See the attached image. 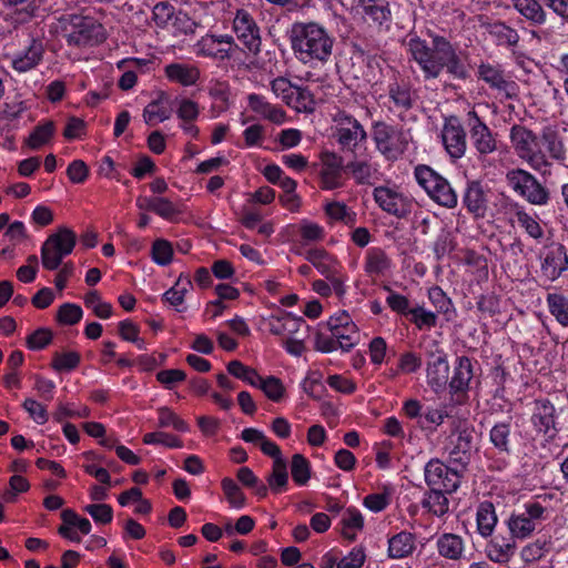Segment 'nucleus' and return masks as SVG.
<instances>
[{
    "instance_id": "nucleus-1",
    "label": "nucleus",
    "mask_w": 568,
    "mask_h": 568,
    "mask_svg": "<svg viewBox=\"0 0 568 568\" xmlns=\"http://www.w3.org/2000/svg\"><path fill=\"white\" fill-rule=\"evenodd\" d=\"M407 50L426 81L439 78L444 70L454 79L464 80L468 77V70L456 48L445 37L432 36L429 45L418 36H409Z\"/></svg>"
},
{
    "instance_id": "nucleus-2",
    "label": "nucleus",
    "mask_w": 568,
    "mask_h": 568,
    "mask_svg": "<svg viewBox=\"0 0 568 568\" xmlns=\"http://www.w3.org/2000/svg\"><path fill=\"white\" fill-rule=\"evenodd\" d=\"M291 44L300 61L326 62L332 54L334 39L315 22H296L291 29Z\"/></svg>"
},
{
    "instance_id": "nucleus-3",
    "label": "nucleus",
    "mask_w": 568,
    "mask_h": 568,
    "mask_svg": "<svg viewBox=\"0 0 568 568\" xmlns=\"http://www.w3.org/2000/svg\"><path fill=\"white\" fill-rule=\"evenodd\" d=\"M510 142L516 154L529 166L540 173H547L551 166L547 155L540 149L539 138L524 125L515 124L510 129Z\"/></svg>"
},
{
    "instance_id": "nucleus-4",
    "label": "nucleus",
    "mask_w": 568,
    "mask_h": 568,
    "mask_svg": "<svg viewBox=\"0 0 568 568\" xmlns=\"http://www.w3.org/2000/svg\"><path fill=\"white\" fill-rule=\"evenodd\" d=\"M372 139L376 150L387 160H398L408 149L412 140L409 130L377 121L372 126Z\"/></svg>"
},
{
    "instance_id": "nucleus-5",
    "label": "nucleus",
    "mask_w": 568,
    "mask_h": 568,
    "mask_svg": "<svg viewBox=\"0 0 568 568\" xmlns=\"http://www.w3.org/2000/svg\"><path fill=\"white\" fill-rule=\"evenodd\" d=\"M65 38L70 45L84 47L101 43L106 34L103 26L92 17L64 14L60 18Z\"/></svg>"
},
{
    "instance_id": "nucleus-6",
    "label": "nucleus",
    "mask_w": 568,
    "mask_h": 568,
    "mask_svg": "<svg viewBox=\"0 0 568 568\" xmlns=\"http://www.w3.org/2000/svg\"><path fill=\"white\" fill-rule=\"evenodd\" d=\"M414 176L418 185L425 190L434 202L447 209L457 206L458 196L456 191L434 169L425 164H418L414 169Z\"/></svg>"
},
{
    "instance_id": "nucleus-7",
    "label": "nucleus",
    "mask_w": 568,
    "mask_h": 568,
    "mask_svg": "<svg viewBox=\"0 0 568 568\" xmlns=\"http://www.w3.org/2000/svg\"><path fill=\"white\" fill-rule=\"evenodd\" d=\"M508 186L529 204L544 206L550 200L549 190L535 175L524 169H511L506 173Z\"/></svg>"
},
{
    "instance_id": "nucleus-8",
    "label": "nucleus",
    "mask_w": 568,
    "mask_h": 568,
    "mask_svg": "<svg viewBox=\"0 0 568 568\" xmlns=\"http://www.w3.org/2000/svg\"><path fill=\"white\" fill-rule=\"evenodd\" d=\"M427 384L435 393L443 392L448 384V356L439 342L432 339L424 344Z\"/></svg>"
},
{
    "instance_id": "nucleus-9",
    "label": "nucleus",
    "mask_w": 568,
    "mask_h": 568,
    "mask_svg": "<svg viewBox=\"0 0 568 568\" xmlns=\"http://www.w3.org/2000/svg\"><path fill=\"white\" fill-rule=\"evenodd\" d=\"M75 241V233L68 227H60L51 234L41 247L42 266L49 271L57 270L62 260L72 253Z\"/></svg>"
},
{
    "instance_id": "nucleus-10",
    "label": "nucleus",
    "mask_w": 568,
    "mask_h": 568,
    "mask_svg": "<svg viewBox=\"0 0 568 568\" xmlns=\"http://www.w3.org/2000/svg\"><path fill=\"white\" fill-rule=\"evenodd\" d=\"M353 9L368 27L378 31L390 29L393 14L388 0H354Z\"/></svg>"
},
{
    "instance_id": "nucleus-11",
    "label": "nucleus",
    "mask_w": 568,
    "mask_h": 568,
    "mask_svg": "<svg viewBox=\"0 0 568 568\" xmlns=\"http://www.w3.org/2000/svg\"><path fill=\"white\" fill-rule=\"evenodd\" d=\"M545 513L546 508L537 501L525 504L523 511L511 514L507 520L510 536L514 539L529 537L535 531L537 524L545 518Z\"/></svg>"
},
{
    "instance_id": "nucleus-12",
    "label": "nucleus",
    "mask_w": 568,
    "mask_h": 568,
    "mask_svg": "<svg viewBox=\"0 0 568 568\" xmlns=\"http://www.w3.org/2000/svg\"><path fill=\"white\" fill-rule=\"evenodd\" d=\"M233 31L237 40L252 55H258L262 47L261 30L254 18L243 9L236 11L233 19Z\"/></svg>"
},
{
    "instance_id": "nucleus-13",
    "label": "nucleus",
    "mask_w": 568,
    "mask_h": 568,
    "mask_svg": "<svg viewBox=\"0 0 568 568\" xmlns=\"http://www.w3.org/2000/svg\"><path fill=\"white\" fill-rule=\"evenodd\" d=\"M425 481L428 487L442 489L446 493H455L459 485L462 475L437 458L430 459L424 468Z\"/></svg>"
},
{
    "instance_id": "nucleus-14",
    "label": "nucleus",
    "mask_w": 568,
    "mask_h": 568,
    "mask_svg": "<svg viewBox=\"0 0 568 568\" xmlns=\"http://www.w3.org/2000/svg\"><path fill=\"white\" fill-rule=\"evenodd\" d=\"M305 260L326 277L337 295L345 293L344 281L339 276L341 265L333 255L323 248H311L305 252Z\"/></svg>"
},
{
    "instance_id": "nucleus-15",
    "label": "nucleus",
    "mask_w": 568,
    "mask_h": 568,
    "mask_svg": "<svg viewBox=\"0 0 568 568\" xmlns=\"http://www.w3.org/2000/svg\"><path fill=\"white\" fill-rule=\"evenodd\" d=\"M466 125L470 141L479 158L494 153L497 150V140L488 125L479 118L476 111L467 113Z\"/></svg>"
},
{
    "instance_id": "nucleus-16",
    "label": "nucleus",
    "mask_w": 568,
    "mask_h": 568,
    "mask_svg": "<svg viewBox=\"0 0 568 568\" xmlns=\"http://www.w3.org/2000/svg\"><path fill=\"white\" fill-rule=\"evenodd\" d=\"M442 142L452 159H460L467 150V135L458 116L449 115L444 119Z\"/></svg>"
},
{
    "instance_id": "nucleus-17",
    "label": "nucleus",
    "mask_w": 568,
    "mask_h": 568,
    "mask_svg": "<svg viewBox=\"0 0 568 568\" xmlns=\"http://www.w3.org/2000/svg\"><path fill=\"white\" fill-rule=\"evenodd\" d=\"M237 48L234 38L230 34H207L196 42L195 52L197 55L225 60L230 59L234 49Z\"/></svg>"
},
{
    "instance_id": "nucleus-18",
    "label": "nucleus",
    "mask_w": 568,
    "mask_h": 568,
    "mask_svg": "<svg viewBox=\"0 0 568 568\" xmlns=\"http://www.w3.org/2000/svg\"><path fill=\"white\" fill-rule=\"evenodd\" d=\"M334 121L337 124V141L344 148H355L367 139L363 125L351 114L339 111Z\"/></svg>"
},
{
    "instance_id": "nucleus-19",
    "label": "nucleus",
    "mask_w": 568,
    "mask_h": 568,
    "mask_svg": "<svg viewBox=\"0 0 568 568\" xmlns=\"http://www.w3.org/2000/svg\"><path fill=\"white\" fill-rule=\"evenodd\" d=\"M373 194L378 206L396 217L403 219L412 211V201L393 189L377 186L374 189Z\"/></svg>"
},
{
    "instance_id": "nucleus-20",
    "label": "nucleus",
    "mask_w": 568,
    "mask_h": 568,
    "mask_svg": "<svg viewBox=\"0 0 568 568\" xmlns=\"http://www.w3.org/2000/svg\"><path fill=\"white\" fill-rule=\"evenodd\" d=\"M479 78L489 87L506 99H513L517 95V84L515 81L505 78L504 72L497 67L490 64H480L478 68Z\"/></svg>"
},
{
    "instance_id": "nucleus-21",
    "label": "nucleus",
    "mask_w": 568,
    "mask_h": 568,
    "mask_svg": "<svg viewBox=\"0 0 568 568\" xmlns=\"http://www.w3.org/2000/svg\"><path fill=\"white\" fill-rule=\"evenodd\" d=\"M474 427L467 424H459L455 428L453 432L455 439L452 442L453 448L449 452V456L453 460L466 465L469 454L474 447Z\"/></svg>"
},
{
    "instance_id": "nucleus-22",
    "label": "nucleus",
    "mask_w": 568,
    "mask_h": 568,
    "mask_svg": "<svg viewBox=\"0 0 568 568\" xmlns=\"http://www.w3.org/2000/svg\"><path fill=\"white\" fill-rule=\"evenodd\" d=\"M568 270V255L564 245L550 250L541 263V274L554 282Z\"/></svg>"
},
{
    "instance_id": "nucleus-23",
    "label": "nucleus",
    "mask_w": 568,
    "mask_h": 568,
    "mask_svg": "<svg viewBox=\"0 0 568 568\" xmlns=\"http://www.w3.org/2000/svg\"><path fill=\"white\" fill-rule=\"evenodd\" d=\"M473 376L474 372L470 358L467 356L458 357L453 377L447 384L450 393L459 399V397L465 395L468 390Z\"/></svg>"
},
{
    "instance_id": "nucleus-24",
    "label": "nucleus",
    "mask_w": 568,
    "mask_h": 568,
    "mask_svg": "<svg viewBox=\"0 0 568 568\" xmlns=\"http://www.w3.org/2000/svg\"><path fill=\"white\" fill-rule=\"evenodd\" d=\"M487 557L498 564H507L516 551V541L509 537L497 535L486 546Z\"/></svg>"
},
{
    "instance_id": "nucleus-25",
    "label": "nucleus",
    "mask_w": 568,
    "mask_h": 568,
    "mask_svg": "<svg viewBox=\"0 0 568 568\" xmlns=\"http://www.w3.org/2000/svg\"><path fill=\"white\" fill-rule=\"evenodd\" d=\"M344 170L351 173L352 178L359 185H374L379 181L378 165L365 160H355L348 162Z\"/></svg>"
},
{
    "instance_id": "nucleus-26",
    "label": "nucleus",
    "mask_w": 568,
    "mask_h": 568,
    "mask_svg": "<svg viewBox=\"0 0 568 568\" xmlns=\"http://www.w3.org/2000/svg\"><path fill=\"white\" fill-rule=\"evenodd\" d=\"M517 12L529 22L530 26L540 27L546 24L548 13L540 0H511Z\"/></svg>"
},
{
    "instance_id": "nucleus-27",
    "label": "nucleus",
    "mask_w": 568,
    "mask_h": 568,
    "mask_svg": "<svg viewBox=\"0 0 568 568\" xmlns=\"http://www.w3.org/2000/svg\"><path fill=\"white\" fill-rule=\"evenodd\" d=\"M464 205L475 217H484L487 212V197L483 185L473 181L467 184L463 196Z\"/></svg>"
},
{
    "instance_id": "nucleus-28",
    "label": "nucleus",
    "mask_w": 568,
    "mask_h": 568,
    "mask_svg": "<svg viewBox=\"0 0 568 568\" xmlns=\"http://www.w3.org/2000/svg\"><path fill=\"white\" fill-rule=\"evenodd\" d=\"M44 52L43 43L33 39L29 47L12 59V68L18 72H27L39 64Z\"/></svg>"
},
{
    "instance_id": "nucleus-29",
    "label": "nucleus",
    "mask_w": 568,
    "mask_h": 568,
    "mask_svg": "<svg viewBox=\"0 0 568 568\" xmlns=\"http://www.w3.org/2000/svg\"><path fill=\"white\" fill-rule=\"evenodd\" d=\"M489 442L499 454H511V418L493 425L489 430Z\"/></svg>"
},
{
    "instance_id": "nucleus-30",
    "label": "nucleus",
    "mask_w": 568,
    "mask_h": 568,
    "mask_svg": "<svg viewBox=\"0 0 568 568\" xmlns=\"http://www.w3.org/2000/svg\"><path fill=\"white\" fill-rule=\"evenodd\" d=\"M555 406L548 399H539L535 403L531 422L535 428L542 434L555 429Z\"/></svg>"
},
{
    "instance_id": "nucleus-31",
    "label": "nucleus",
    "mask_w": 568,
    "mask_h": 568,
    "mask_svg": "<svg viewBox=\"0 0 568 568\" xmlns=\"http://www.w3.org/2000/svg\"><path fill=\"white\" fill-rule=\"evenodd\" d=\"M165 75L172 82L190 87L195 84L200 79V70L192 64L171 63L165 67Z\"/></svg>"
},
{
    "instance_id": "nucleus-32",
    "label": "nucleus",
    "mask_w": 568,
    "mask_h": 568,
    "mask_svg": "<svg viewBox=\"0 0 568 568\" xmlns=\"http://www.w3.org/2000/svg\"><path fill=\"white\" fill-rule=\"evenodd\" d=\"M392 267V260L379 247H372L366 252L364 270L369 276H383Z\"/></svg>"
},
{
    "instance_id": "nucleus-33",
    "label": "nucleus",
    "mask_w": 568,
    "mask_h": 568,
    "mask_svg": "<svg viewBox=\"0 0 568 568\" xmlns=\"http://www.w3.org/2000/svg\"><path fill=\"white\" fill-rule=\"evenodd\" d=\"M387 93L395 108L407 111L413 108L414 97L410 84L404 80H395L388 84Z\"/></svg>"
},
{
    "instance_id": "nucleus-34",
    "label": "nucleus",
    "mask_w": 568,
    "mask_h": 568,
    "mask_svg": "<svg viewBox=\"0 0 568 568\" xmlns=\"http://www.w3.org/2000/svg\"><path fill=\"white\" fill-rule=\"evenodd\" d=\"M498 518L494 505L490 501L479 504L476 511L477 531L484 537H491L497 525Z\"/></svg>"
},
{
    "instance_id": "nucleus-35",
    "label": "nucleus",
    "mask_w": 568,
    "mask_h": 568,
    "mask_svg": "<svg viewBox=\"0 0 568 568\" xmlns=\"http://www.w3.org/2000/svg\"><path fill=\"white\" fill-rule=\"evenodd\" d=\"M486 30L497 45L516 47L520 39L518 31L503 21L488 23Z\"/></svg>"
},
{
    "instance_id": "nucleus-36",
    "label": "nucleus",
    "mask_w": 568,
    "mask_h": 568,
    "mask_svg": "<svg viewBox=\"0 0 568 568\" xmlns=\"http://www.w3.org/2000/svg\"><path fill=\"white\" fill-rule=\"evenodd\" d=\"M247 100L252 111L261 114L271 122L282 123L284 121V111L272 105L264 97L253 93L248 95Z\"/></svg>"
},
{
    "instance_id": "nucleus-37",
    "label": "nucleus",
    "mask_w": 568,
    "mask_h": 568,
    "mask_svg": "<svg viewBox=\"0 0 568 568\" xmlns=\"http://www.w3.org/2000/svg\"><path fill=\"white\" fill-rule=\"evenodd\" d=\"M415 549V536L408 531H400L388 540V555L400 559L409 556Z\"/></svg>"
},
{
    "instance_id": "nucleus-38",
    "label": "nucleus",
    "mask_w": 568,
    "mask_h": 568,
    "mask_svg": "<svg viewBox=\"0 0 568 568\" xmlns=\"http://www.w3.org/2000/svg\"><path fill=\"white\" fill-rule=\"evenodd\" d=\"M437 550L440 556L458 560L464 552V540L460 536L455 534H444L437 539Z\"/></svg>"
},
{
    "instance_id": "nucleus-39",
    "label": "nucleus",
    "mask_w": 568,
    "mask_h": 568,
    "mask_svg": "<svg viewBox=\"0 0 568 568\" xmlns=\"http://www.w3.org/2000/svg\"><path fill=\"white\" fill-rule=\"evenodd\" d=\"M539 141L545 145L551 159L557 161L565 160L566 149L557 130L551 126L544 128Z\"/></svg>"
},
{
    "instance_id": "nucleus-40",
    "label": "nucleus",
    "mask_w": 568,
    "mask_h": 568,
    "mask_svg": "<svg viewBox=\"0 0 568 568\" xmlns=\"http://www.w3.org/2000/svg\"><path fill=\"white\" fill-rule=\"evenodd\" d=\"M341 526L342 535L348 540H354L357 532L364 527L363 515L358 509L349 507L342 514Z\"/></svg>"
},
{
    "instance_id": "nucleus-41",
    "label": "nucleus",
    "mask_w": 568,
    "mask_h": 568,
    "mask_svg": "<svg viewBox=\"0 0 568 568\" xmlns=\"http://www.w3.org/2000/svg\"><path fill=\"white\" fill-rule=\"evenodd\" d=\"M447 494L448 493L442 489L429 487V491L425 494L422 505L434 515L442 517L449 510V500L446 497Z\"/></svg>"
},
{
    "instance_id": "nucleus-42",
    "label": "nucleus",
    "mask_w": 568,
    "mask_h": 568,
    "mask_svg": "<svg viewBox=\"0 0 568 568\" xmlns=\"http://www.w3.org/2000/svg\"><path fill=\"white\" fill-rule=\"evenodd\" d=\"M145 65L144 60L139 59H125L118 63V68L123 71L119 80V87L122 90H130L136 83V73L135 70L141 69Z\"/></svg>"
},
{
    "instance_id": "nucleus-43",
    "label": "nucleus",
    "mask_w": 568,
    "mask_h": 568,
    "mask_svg": "<svg viewBox=\"0 0 568 568\" xmlns=\"http://www.w3.org/2000/svg\"><path fill=\"white\" fill-rule=\"evenodd\" d=\"M547 306L550 314L564 327L568 326V297L558 293L547 295Z\"/></svg>"
},
{
    "instance_id": "nucleus-44",
    "label": "nucleus",
    "mask_w": 568,
    "mask_h": 568,
    "mask_svg": "<svg viewBox=\"0 0 568 568\" xmlns=\"http://www.w3.org/2000/svg\"><path fill=\"white\" fill-rule=\"evenodd\" d=\"M288 481L287 465L284 458L273 460L272 473L267 476V484L272 491L281 493Z\"/></svg>"
},
{
    "instance_id": "nucleus-45",
    "label": "nucleus",
    "mask_w": 568,
    "mask_h": 568,
    "mask_svg": "<svg viewBox=\"0 0 568 568\" xmlns=\"http://www.w3.org/2000/svg\"><path fill=\"white\" fill-rule=\"evenodd\" d=\"M286 104L298 112H313L315 109L313 94L306 88L301 87H296Z\"/></svg>"
},
{
    "instance_id": "nucleus-46",
    "label": "nucleus",
    "mask_w": 568,
    "mask_h": 568,
    "mask_svg": "<svg viewBox=\"0 0 568 568\" xmlns=\"http://www.w3.org/2000/svg\"><path fill=\"white\" fill-rule=\"evenodd\" d=\"M291 474L293 480L297 485H305L311 477L310 462L301 454L293 455L291 463Z\"/></svg>"
},
{
    "instance_id": "nucleus-47",
    "label": "nucleus",
    "mask_w": 568,
    "mask_h": 568,
    "mask_svg": "<svg viewBox=\"0 0 568 568\" xmlns=\"http://www.w3.org/2000/svg\"><path fill=\"white\" fill-rule=\"evenodd\" d=\"M266 397L273 402H280L285 393V387L280 378L275 376H267L263 378L260 376L257 386Z\"/></svg>"
},
{
    "instance_id": "nucleus-48",
    "label": "nucleus",
    "mask_w": 568,
    "mask_h": 568,
    "mask_svg": "<svg viewBox=\"0 0 568 568\" xmlns=\"http://www.w3.org/2000/svg\"><path fill=\"white\" fill-rule=\"evenodd\" d=\"M518 224L525 229L526 233L535 239L540 240L544 237V231L537 220L527 213L524 207H518L515 212Z\"/></svg>"
},
{
    "instance_id": "nucleus-49",
    "label": "nucleus",
    "mask_w": 568,
    "mask_h": 568,
    "mask_svg": "<svg viewBox=\"0 0 568 568\" xmlns=\"http://www.w3.org/2000/svg\"><path fill=\"white\" fill-rule=\"evenodd\" d=\"M343 352L351 351L359 341V333L356 325H348L339 329H331Z\"/></svg>"
},
{
    "instance_id": "nucleus-50",
    "label": "nucleus",
    "mask_w": 568,
    "mask_h": 568,
    "mask_svg": "<svg viewBox=\"0 0 568 568\" xmlns=\"http://www.w3.org/2000/svg\"><path fill=\"white\" fill-rule=\"evenodd\" d=\"M222 489L231 507L240 509L246 504V498L240 486L229 477L222 479Z\"/></svg>"
},
{
    "instance_id": "nucleus-51",
    "label": "nucleus",
    "mask_w": 568,
    "mask_h": 568,
    "mask_svg": "<svg viewBox=\"0 0 568 568\" xmlns=\"http://www.w3.org/2000/svg\"><path fill=\"white\" fill-rule=\"evenodd\" d=\"M144 202H146V210L156 213L163 219H172L179 213L175 205L164 197L144 199Z\"/></svg>"
},
{
    "instance_id": "nucleus-52",
    "label": "nucleus",
    "mask_w": 568,
    "mask_h": 568,
    "mask_svg": "<svg viewBox=\"0 0 568 568\" xmlns=\"http://www.w3.org/2000/svg\"><path fill=\"white\" fill-rule=\"evenodd\" d=\"M227 371L231 375L248 383L251 386H257L260 375L255 369L245 366L240 361H231L227 364Z\"/></svg>"
},
{
    "instance_id": "nucleus-53",
    "label": "nucleus",
    "mask_w": 568,
    "mask_h": 568,
    "mask_svg": "<svg viewBox=\"0 0 568 568\" xmlns=\"http://www.w3.org/2000/svg\"><path fill=\"white\" fill-rule=\"evenodd\" d=\"M170 112L164 108L160 100L150 102L143 111V118L146 124L154 125L158 122H163L170 118Z\"/></svg>"
},
{
    "instance_id": "nucleus-54",
    "label": "nucleus",
    "mask_w": 568,
    "mask_h": 568,
    "mask_svg": "<svg viewBox=\"0 0 568 568\" xmlns=\"http://www.w3.org/2000/svg\"><path fill=\"white\" fill-rule=\"evenodd\" d=\"M54 133V124L52 121H48L44 124L36 126L33 132L28 139V145L31 149H39L45 144Z\"/></svg>"
},
{
    "instance_id": "nucleus-55",
    "label": "nucleus",
    "mask_w": 568,
    "mask_h": 568,
    "mask_svg": "<svg viewBox=\"0 0 568 568\" xmlns=\"http://www.w3.org/2000/svg\"><path fill=\"white\" fill-rule=\"evenodd\" d=\"M152 258L159 265H168L172 261L173 248L169 241L159 239L152 245Z\"/></svg>"
},
{
    "instance_id": "nucleus-56",
    "label": "nucleus",
    "mask_w": 568,
    "mask_h": 568,
    "mask_svg": "<svg viewBox=\"0 0 568 568\" xmlns=\"http://www.w3.org/2000/svg\"><path fill=\"white\" fill-rule=\"evenodd\" d=\"M392 490L387 487H384L383 493L369 494L367 495L363 504L366 508L374 513H378L384 510L390 503Z\"/></svg>"
},
{
    "instance_id": "nucleus-57",
    "label": "nucleus",
    "mask_w": 568,
    "mask_h": 568,
    "mask_svg": "<svg viewBox=\"0 0 568 568\" xmlns=\"http://www.w3.org/2000/svg\"><path fill=\"white\" fill-rule=\"evenodd\" d=\"M82 308L72 303H64L59 307L57 318L61 324L74 325L82 318Z\"/></svg>"
},
{
    "instance_id": "nucleus-58",
    "label": "nucleus",
    "mask_w": 568,
    "mask_h": 568,
    "mask_svg": "<svg viewBox=\"0 0 568 568\" xmlns=\"http://www.w3.org/2000/svg\"><path fill=\"white\" fill-rule=\"evenodd\" d=\"M410 321L419 328H432L437 323V316L435 313L425 310L423 306H416L409 312Z\"/></svg>"
},
{
    "instance_id": "nucleus-59",
    "label": "nucleus",
    "mask_w": 568,
    "mask_h": 568,
    "mask_svg": "<svg viewBox=\"0 0 568 568\" xmlns=\"http://www.w3.org/2000/svg\"><path fill=\"white\" fill-rule=\"evenodd\" d=\"M80 363V355L77 352L55 353L52 361V367L58 371H72Z\"/></svg>"
},
{
    "instance_id": "nucleus-60",
    "label": "nucleus",
    "mask_w": 568,
    "mask_h": 568,
    "mask_svg": "<svg viewBox=\"0 0 568 568\" xmlns=\"http://www.w3.org/2000/svg\"><path fill=\"white\" fill-rule=\"evenodd\" d=\"M159 425L161 427L172 426L178 432H186L189 429L187 424L168 407L159 409Z\"/></svg>"
},
{
    "instance_id": "nucleus-61",
    "label": "nucleus",
    "mask_w": 568,
    "mask_h": 568,
    "mask_svg": "<svg viewBox=\"0 0 568 568\" xmlns=\"http://www.w3.org/2000/svg\"><path fill=\"white\" fill-rule=\"evenodd\" d=\"M84 511L88 513L98 524H109L113 518V510L108 504L87 505L84 507Z\"/></svg>"
},
{
    "instance_id": "nucleus-62",
    "label": "nucleus",
    "mask_w": 568,
    "mask_h": 568,
    "mask_svg": "<svg viewBox=\"0 0 568 568\" xmlns=\"http://www.w3.org/2000/svg\"><path fill=\"white\" fill-rule=\"evenodd\" d=\"M388 292L386 297L387 305L394 311L403 315H409V301L406 296L390 290L389 286L384 287Z\"/></svg>"
},
{
    "instance_id": "nucleus-63",
    "label": "nucleus",
    "mask_w": 568,
    "mask_h": 568,
    "mask_svg": "<svg viewBox=\"0 0 568 568\" xmlns=\"http://www.w3.org/2000/svg\"><path fill=\"white\" fill-rule=\"evenodd\" d=\"M547 541L537 539L536 541L526 545L520 552L524 561L532 562L540 559L547 551Z\"/></svg>"
},
{
    "instance_id": "nucleus-64",
    "label": "nucleus",
    "mask_w": 568,
    "mask_h": 568,
    "mask_svg": "<svg viewBox=\"0 0 568 568\" xmlns=\"http://www.w3.org/2000/svg\"><path fill=\"white\" fill-rule=\"evenodd\" d=\"M366 555L361 547L353 548L348 555L343 557L337 568H361L365 562Z\"/></svg>"
}]
</instances>
